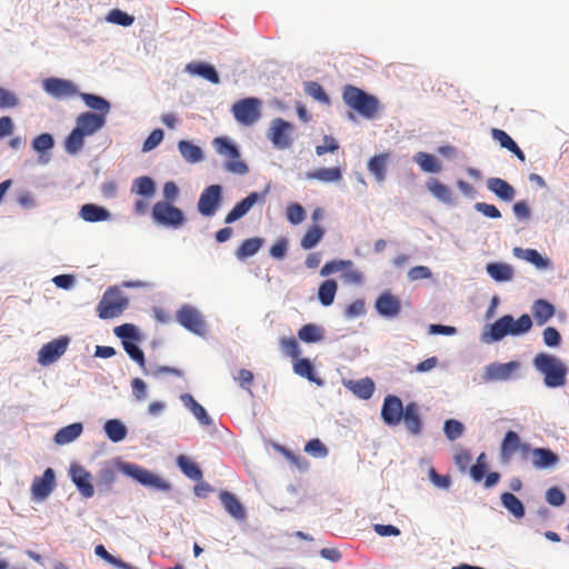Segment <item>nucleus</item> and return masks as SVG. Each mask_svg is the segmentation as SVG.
I'll return each instance as SVG.
<instances>
[{
    "instance_id": "1",
    "label": "nucleus",
    "mask_w": 569,
    "mask_h": 569,
    "mask_svg": "<svg viewBox=\"0 0 569 569\" xmlns=\"http://www.w3.org/2000/svg\"><path fill=\"white\" fill-rule=\"evenodd\" d=\"M533 367L543 376L545 385L549 388L562 387L567 382V367L557 357L539 352L533 358Z\"/></svg>"
},
{
    "instance_id": "2",
    "label": "nucleus",
    "mask_w": 569,
    "mask_h": 569,
    "mask_svg": "<svg viewBox=\"0 0 569 569\" xmlns=\"http://www.w3.org/2000/svg\"><path fill=\"white\" fill-rule=\"evenodd\" d=\"M532 328V319L529 315L525 313L517 320L506 315L500 317L489 327V341H500L506 336H521L529 332Z\"/></svg>"
},
{
    "instance_id": "3",
    "label": "nucleus",
    "mask_w": 569,
    "mask_h": 569,
    "mask_svg": "<svg viewBox=\"0 0 569 569\" xmlns=\"http://www.w3.org/2000/svg\"><path fill=\"white\" fill-rule=\"evenodd\" d=\"M342 99L349 108L363 118L371 119L378 112L379 101L355 86L348 84L343 88Z\"/></svg>"
},
{
    "instance_id": "4",
    "label": "nucleus",
    "mask_w": 569,
    "mask_h": 569,
    "mask_svg": "<svg viewBox=\"0 0 569 569\" xmlns=\"http://www.w3.org/2000/svg\"><path fill=\"white\" fill-rule=\"evenodd\" d=\"M129 301L118 287L108 288L97 306V312L100 319H113L123 313L128 308Z\"/></svg>"
},
{
    "instance_id": "5",
    "label": "nucleus",
    "mask_w": 569,
    "mask_h": 569,
    "mask_svg": "<svg viewBox=\"0 0 569 569\" xmlns=\"http://www.w3.org/2000/svg\"><path fill=\"white\" fill-rule=\"evenodd\" d=\"M402 422L411 435H419L422 430V419L419 413V406L410 402L403 407L402 400L393 396V425Z\"/></svg>"
},
{
    "instance_id": "6",
    "label": "nucleus",
    "mask_w": 569,
    "mask_h": 569,
    "mask_svg": "<svg viewBox=\"0 0 569 569\" xmlns=\"http://www.w3.org/2000/svg\"><path fill=\"white\" fill-rule=\"evenodd\" d=\"M151 214L154 223L167 228L178 229L186 222L183 211L168 201L156 202Z\"/></svg>"
},
{
    "instance_id": "7",
    "label": "nucleus",
    "mask_w": 569,
    "mask_h": 569,
    "mask_svg": "<svg viewBox=\"0 0 569 569\" xmlns=\"http://www.w3.org/2000/svg\"><path fill=\"white\" fill-rule=\"evenodd\" d=\"M213 147L216 151L227 159L224 164L226 170L236 174H246L248 172V166L240 160V153L234 144L229 142L223 137H218L213 140Z\"/></svg>"
},
{
    "instance_id": "8",
    "label": "nucleus",
    "mask_w": 569,
    "mask_h": 569,
    "mask_svg": "<svg viewBox=\"0 0 569 569\" xmlns=\"http://www.w3.org/2000/svg\"><path fill=\"white\" fill-rule=\"evenodd\" d=\"M121 469L126 475H128L129 477H131L132 479H134L136 481L141 483L142 486L153 487L156 489L163 490V491L170 489V485L168 482H166L163 479H161L157 475L150 472L149 470H147L138 465L123 463L121 466Z\"/></svg>"
},
{
    "instance_id": "9",
    "label": "nucleus",
    "mask_w": 569,
    "mask_h": 569,
    "mask_svg": "<svg viewBox=\"0 0 569 569\" xmlns=\"http://www.w3.org/2000/svg\"><path fill=\"white\" fill-rule=\"evenodd\" d=\"M516 452H520L522 459H527L530 446L521 440L516 431L506 432L500 445V457L502 462H509Z\"/></svg>"
},
{
    "instance_id": "10",
    "label": "nucleus",
    "mask_w": 569,
    "mask_h": 569,
    "mask_svg": "<svg viewBox=\"0 0 569 569\" xmlns=\"http://www.w3.org/2000/svg\"><path fill=\"white\" fill-rule=\"evenodd\" d=\"M222 201V187L210 184L203 189L198 200V211L203 217H212L220 208Z\"/></svg>"
},
{
    "instance_id": "11",
    "label": "nucleus",
    "mask_w": 569,
    "mask_h": 569,
    "mask_svg": "<svg viewBox=\"0 0 569 569\" xmlns=\"http://www.w3.org/2000/svg\"><path fill=\"white\" fill-rule=\"evenodd\" d=\"M260 101L257 98H246L232 106L236 120L244 126L253 124L260 118Z\"/></svg>"
},
{
    "instance_id": "12",
    "label": "nucleus",
    "mask_w": 569,
    "mask_h": 569,
    "mask_svg": "<svg viewBox=\"0 0 569 569\" xmlns=\"http://www.w3.org/2000/svg\"><path fill=\"white\" fill-rule=\"evenodd\" d=\"M177 321L190 332L203 336L206 333V322L199 310L190 305H183L177 312Z\"/></svg>"
},
{
    "instance_id": "13",
    "label": "nucleus",
    "mask_w": 569,
    "mask_h": 569,
    "mask_svg": "<svg viewBox=\"0 0 569 569\" xmlns=\"http://www.w3.org/2000/svg\"><path fill=\"white\" fill-rule=\"evenodd\" d=\"M69 341L68 337H60L43 345L38 352V362L42 366L56 362L66 352Z\"/></svg>"
},
{
    "instance_id": "14",
    "label": "nucleus",
    "mask_w": 569,
    "mask_h": 569,
    "mask_svg": "<svg viewBox=\"0 0 569 569\" xmlns=\"http://www.w3.org/2000/svg\"><path fill=\"white\" fill-rule=\"evenodd\" d=\"M520 368V362L509 361L506 363L493 362L486 367L483 380L491 381H507L510 380Z\"/></svg>"
},
{
    "instance_id": "15",
    "label": "nucleus",
    "mask_w": 569,
    "mask_h": 569,
    "mask_svg": "<svg viewBox=\"0 0 569 569\" xmlns=\"http://www.w3.org/2000/svg\"><path fill=\"white\" fill-rule=\"evenodd\" d=\"M43 90L56 99L69 98L78 94L77 87L70 80L61 78H47L42 81Z\"/></svg>"
},
{
    "instance_id": "16",
    "label": "nucleus",
    "mask_w": 569,
    "mask_h": 569,
    "mask_svg": "<svg viewBox=\"0 0 569 569\" xmlns=\"http://www.w3.org/2000/svg\"><path fill=\"white\" fill-rule=\"evenodd\" d=\"M56 487V476L51 468L44 470L41 477H36L32 486L31 493L37 500L46 499Z\"/></svg>"
},
{
    "instance_id": "17",
    "label": "nucleus",
    "mask_w": 569,
    "mask_h": 569,
    "mask_svg": "<svg viewBox=\"0 0 569 569\" xmlns=\"http://www.w3.org/2000/svg\"><path fill=\"white\" fill-rule=\"evenodd\" d=\"M292 129L291 123L288 121L277 118L271 122L269 138L272 143L278 148L289 147L291 140L289 133Z\"/></svg>"
},
{
    "instance_id": "18",
    "label": "nucleus",
    "mask_w": 569,
    "mask_h": 569,
    "mask_svg": "<svg viewBox=\"0 0 569 569\" xmlns=\"http://www.w3.org/2000/svg\"><path fill=\"white\" fill-rule=\"evenodd\" d=\"M106 124L104 116L93 112H83L78 116L76 127L87 137L92 136Z\"/></svg>"
},
{
    "instance_id": "19",
    "label": "nucleus",
    "mask_w": 569,
    "mask_h": 569,
    "mask_svg": "<svg viewBox=\"0 0 569 569\" xmlns=\"http://www.w3.org/2000/svg\"><path fill=\"white\" fill-rule=\"evenodd\" d=\"M529 457L532 466L537 469L555 467L559 461L558 455L548 448H530Z\"/></svg>"
},
{
    "instance_id": "20",
    "label": "nucleus",
    "mask_w": 569,
    "mask_h": 569,
    "mask_svg": "<svg viewBox=\"0 0 569 569\" xmlns=\"http://www.w3.org/2000/svg\"><path fill=\"white\" fill-rule=\"evenodd\" d=\"M71 478L78 490L84 498H91L94 493L93 486L90 482L91 475L81 466L71 467Z\"/></svg>"
},
{
    "instance_id": "21",
    "label": "nucleus",
    "mask_w": 569,
    "mask_h": 569,
    "mask_svg": "<svg viewBox=\"0 0 569 569\" xmlns=\"http://www.w3.org/2000/svg\"><path fill=\"white\" fill-rule=\"evenodd\" d=\"M260 198L261 197L258 192H251L248 194L244 199L238 202L232 208V210L228 212L224 218V222L229 224L241 219L251 210V208L260 200Z\"/></svg>"
},
{
    "instance_id": "22",
    "label": "nucleus",
    "mask_w": 569,
    "mask_h": 569,
    "mask_svg": "<svg viewBox=\"0 0 569 569\" xmlns=\"http://www.w3.org/2000/svg\"><path fill=\"white\" fill-rule=\"evenodd\" d=\"M342 385L351 391L357 398L367 400L375 391V383L370 378L359 380L343 379Z\"/></svg>"
},
{
    "instance_id": "23",
    "label": "nucleus",
    "mask_w": 569,
    "mask_h": 569,
    "mask_svg": "<svg viewBox=\"0 0 569 569\" xmlns=\"http://www.w3.org/2000/svg\"><path fill=\"white\" fill-rule=\"evenodd\" d=\"M219 499L226 509V511L233 517L236 520H244L246 519V510L242 503L238 500V498L229 492V491H221L219 493Z\"/></svg>"
},
{
    "instance_id": "24",
    "label": "nucleus",
    "mask_w": 569,
    "mask_h": 569,
    "mask_svg": "<svg viewBox=\"0 0 569 569\" xmlns=\"http://www.w3.org/2000/svg\"><path fill=\"white\" fill-rule=\"evenodd\" d=\"M308 180H317L323 183L338 182L342 179V170L339 167L318 168L306 173Z\"/></svg>"
},
{
    "instance_id": "25",
    "label": "nucleus",
    "mask_w": 569,
    "mask_h": 569,
    "mask_svg": "<svg viewBox=\"0 0 569 569\" xmlns=\"http://www.w3.org/2000/svg\"><path fill=\"white\" fill-rule=\"evenodd\" d=\"M487 188L505 201H511L516 194L513 187L501 178H489Z\"/></svg>"
},
{
    "instance_id": "26",
    "label": "nucleus",
    "mask_w": 569,
    "mask_h": 569,
    "mask_svg": "<svg viewBox=\"0 0 569 569\" xmlns=\"http://www.w3.org/2000/svg\"><path fill=\"white\" fill-rule=\"evenodd\" d=\"M532 316L538 326L547 323L556 312L553 305L543 299H538L531 307Z\"/></svg>"
},
{
    "instance_id": "27",
    "label": "nucleus",
    "mask_w": 569,
    "mask_h": 569,
    "mask_svg": "<svg viewBox=\"0 0 569 569\" xmlns=\"http://www.w3.org/2000/svg\"><path fill=\"white\" fill-rule=\"evenodd\" d=\"M388 159V153H380L370 158L368 162V170L378 182H382L386 179Z\"/></svg>"
},
{
    "instance_id": "28",
    "label": "nucleus",
    "mask_w": 569,
    "mask_h": 569,
    "mask_svg": "<svg viewBox=\"0 0 569 569\" xmlns=\"http://www.w3.org/2000/svg\"><path fill=\"white\" fill-rule=\"evenodd\" d=\"M80 217L88 222H98L108 220L110 212L103 207L87 203L81 207Z\"/></svg>"
},
{
    "instance_id": "29",
    "label": "nucleus",
    "mask_w": 569,
    "mask_h": 569,
    "mask_svg": "<svg viewBox=\"0 0 569 569\" xmlns=\"http://www.w3.org/2000/svg\"><path fill=\"white\" fill-rule=\"evenodd\" d=\"M131 192L151 199L156 193V183L148 176L138 177L132 182Z\"/></svg>"
},
{
    "instance_id": "30",
    "label": "nucleus",
    "mask_w": 569,
    "mask_h": 569,
    "mask_svg": "<svg viewBox=\"0 0 569 569\" xmlns=\"http://www.w3.org/2000/svg\"><path fill=\"white\" fill-rule=\"evenodd\" d=\"M83 427L80 422L68 425L54 435V441L58 445H67L76 440L82 433Z\"/></svg>"
},
{
    "instance_id": "31",
    "label": "nucleus",
    "mask_w": 569,
    "mask_h": 569,
    "mask_svg": "<svg viewBox=\"0 0 569 569\" xmlns=\"http://www.w3.org/2000/svg\"><path fill=\"white\" fill-rule=\"evenodd\" d=\"M293 371L296 375L306 378L309 381L317 383L318 386L322 385V380L316 376L313 366L309 359L297 358L293 363Z\"/></svg>"
},
{
    "instance_id": "32",
    "label": "nucleus",
    "mask_w": 569,
    "mask_h": 569,
    "mask_svg": "<svg viewBox=\"0 0 569 569\" xmlns=\"http://www.w3.org/2000/svg\"><path fill=\"white\" fill-rule=\"evenodd\" d=\"M181 400L183 401L184 406L190 409V411L193 413V416L199 420L201 425H211L212 420L207 413L206 409L199 402H197L191 395H183L181 397Z\"/></svg>"
},
{
    "instance_id": "33",
    "label": "nucleus",
    "mask_w": 569,
    "mask_h": 569,
    "mask_svg": "<svg viewBox=\"0 0 569 569\" xmlns=\"http://www.w3.org/2000/svg\"><path fill=\"white\" fill-rule=\"evenodd\" d=\"M513 254L517 258L523 259L539 269H545L549 266V260L543 258L536 249H521L515 248Z\"/></svg>"
},
{
    "instance_id": "34",
    "label": "nucleus",
    "mask_w": 569,
    "mask_h": 569,
    "mask_svg": "<svg viewBox=\"0 0 569 569\" xmlns=\"http://www.w3.org/2000/svg\"><path fill=\"white\" fill-rule=\"evenodd\" d=\"M79 97L83 100V102L86 103V106L88 108L100 111L101 112L100 116L106 117L109 113L110 103L104 98H102L100 96L92 94V93H84V92H80Z\"/></svg>"
},
{
    "instance_id": "35",
    "label": "nucleus",
    "mask_w": 569,
    "mask_h": 569,
    "mask_svg": "<svg viewBox=\"0 0 569 569\" xmlns=\"http://www.w3.org/2000/svg\"><path fill=\"white\" fill-rule=\"evenodd\" d=\"M502 506L516 518L525 516V507L519 498L511 492H503L500 497Z\"/></svg>"
},
{
    "instance_id": "36",
    "label": "nucleus",
    "mask_w": 569,
    "mask_h": 569,
    "mask_svg": "<svg viewBox=\"0 0 569 569\" xmlns=\"http://www.w3.org/2000/svg\"><path fill=\"white\" fill-rule=\"evenodd\" d=\"M178 150L182 158L190 163L199 162L203 158L201 149L186 140H180L178 142Z\"/></svg>"
},
{
    "instance_id": "37",
    "label": "nucleus",
    "mask_w": 569,
    "mask_h": 569,
    "mask_svg": "<svg viewBox=\"0 0 569 569\" xmlns=\"http://www.w3.org/2000/svg\"><path fill=\"white\" fill-rule=\"evenodd\" d=\"M263 240L261 238H249L242 241L239 248L236 250V257L239 260H244L249 257L254 256L261 248Z\"/></svg>"
},
{
    "instance_id": "38",
    "label": "nucleus",
    "mask_w": 569,
    "mask_h": 569,
    "mask_svg": "<svg viewBox=\"0 0 569 569\" xmlns=\"http://www.w3.org/2000/svg\"><path fill=\"white\" fill-rule=\"evenodd\" d=\"M338 290L336 280L328 279L323 281L318 289V298L322 306L328 307L333 303Z\"/></svg>"
},
{
    "instance_id": "39",
    "label": "nucleus",
    "mask_w": 569,
    "mask_h": 569,
    "mask_svg": "<svg viewBox=\"0 0 569 569\" xmlns=\"http://www.w3.org/2000/svg\"><path fill=\"white\" fill-rule=\"evenodd\" d=\"M103 429L112 442H119L123 440L128 433L126 426L118 419L108 420L104 423Z\"/></svg>"
},
{
    "instance_id": "40",
    "label": "nucleus",
    "mask_w": 569,
    "mask_h": 569,
    "mask_svg": "<svg viewBox=\"0 0 569 569\" xmlns=\"http://www.w3.org/2000/svg\"><path fill=\"white\" fill-rule=\"evenodd\" d=\"M486 269L488 274L499 282L509 281L513 276L512 268L507 263H488Z\"/></svg>"
},
{
    "instance_id": "41",
    "label": "nucleus",
    "mask_w": 569,
    "mask_h": 569,
    "mask_svg": "<svg viewBox=\"0 0 569 569\" xmlns=\"http://www.w3.org/2000/svg\"><path fill=\"white\" fill-rule=\"evenodd\" d=\"M427 188L438 200L445 203H452L451 190L438 179L430 178L427 181Z\"/></svg>"
},
{
    "instance_id": "42",
    "label": "nucleus",
    "mask_w": 569,
    "mask_h": 569,
    "mask_svg": "<svg viewBox=\"0 0 569 569\" xmlns=\"http://www.w3.org/2000/svg\"><path fill=\"white\" fill-rule=\"evenodd\" d=\"M298 337L307 343L318 342L323 338V329L315 323H308L299 329Z\"/></svg>"
},
{
    "instance_id": "43",
    "label": "nucleus",
    "mask_w": 569,
    "mask_h": 569,
    "mask_svg": "<svg viewBox=\"0 0 569 569\" xmlns=\"http://www.w3.org/2000/svg\"><path fill=\"white\" fill-rule=\"evenodd\" d=\"M187 69L197 74V76H200L204 79H207L208 81H210L211 83H219L220 82V78H219V74L218 72L216 71V69L210 66V64H207V63H194V64H188Z\"/></svg>"
},
{
    "instance_id": "44",
    "label": "nucleus",
    "mask_w": 569,
    "mask_h": 569,
    "mask_svg": "<svg viewBox=\"0 0 569 569\" xmlns=\"http://www.w3.org/2000/svg\"><path fill=\"white\" fill-rule=\"evenodd\" d=\"M84 134L74 127L64 141V149L68 153H78L84 144Z\"/></svg>"
},
{
    "instance_id": "45",
    "label": "nucleus",
    "mask_w": 569,
    "mask_h": 569,
    "mask_svg": "<svg viewBox=\"0 0 569 569\" xmlns=\"http://www.w3.org/2000/svg\"><path fill=\"white\" fill-rule=\"evenodd\" d=\"M415 161L420 166L425 172L437 173L441 170L439 160L429 153L418 152L415 156Z\"/></svg>"
},
{
    "instance_id": "46",
    "label": "nucleus",
    "mask_w": 569,
    "mask_h": 569,
    "mask_svg": "<svg viewBox=\"0 0 569 569\" xmlns=\"http://www.w3.org/2000/svg\"><path fill=\"white\" fill-rule=\"evenodd\" d=\"M323 234H325V229L318 224H315L307 230V232L305 233V236L302 237V239L300 241V246L303 249L309 250V249L316 247L320 242Z\"/></svg>"
},
{
    "instance_id": "47",
    "label": "nucleus",
    "mask_w": 569,
    "mask_h": 569,
    "mask_svg": "<svg viewBox=\"0 0 569 569\" xmlns=\"http://www.w3.org/2000/svg\"><path fill=\"white\" fill-rule=\"evenodd\" d=\"M178 466L181 471L190 479L199 481L202 478L201 469L189 458L184 456L178 457Z\"/></svg>"
},
{
    "instance_id": "48",
    "label": "nucleus",
    "mask_w": 569,
    "mask_h": 569,
    "mask_svg": "<svg viewBox=\"0 0 569 569\" xmlns=\"http://www.w3.org/2000/svg\"><path fill=\"white\" fill-rule=\"evenodd\" d=\"M122 346L130 358L139 365L143 373L148 375L143 351L131 341H122Z\"/></svg>"
},
{
    "instance_id": "49",
    "label": "nucleus",
    "mask_w": 569,
    "mask_h": 569,
    "mask_svg": "<svg viewBox=\"0 0 569 569\" xmlns=\"http://www.w3.org/2000/svg\"><path fill=\"white\" fill-rule=\"evenodd\" d=\"M94 553L98 557H100L101 559H103L106 562H108L119 569H137V568L132 567L131 565H129V563L122 561L121 559L116 558L114 556L109 553L103 545L96 546Z\"/></svg>"
},
{
    "instance_id": "50",
    "label": "nucleus",
    "mask_w": 569,
    "mask_h": 569,
    "mask_svg": "<svg viewBox=\"0 0 569 569\" xmlns=\"http://www.w3.org/2000/svg\"><path fill=\"white\" fill-rule=\"evenodd\" d=\"M305 91L315 100L323 104H330V99L320 83L316 81H308L305 83Z\"/></svg>"
},
{
    "instance_id": "51",
    "label": "nucleus",
    "mask_w": 569,
    "mask_h": 569,
    "mask_svg": "<svg viewBox=\"0 0 569 569\" xmlns=\"http://www.w3.org/2000/svg\"><path fill=\"white\" fill-rule=\"evenodd\" d=\"M353 263L351 260H332L328 261L323 264V267L320 269V276L327 277L331 273L347 270V268L352 267Z\"/></svg>"
},
{
    "instance_id": "52",
    "label": "nucleus",
    "mask_w": 569,
    "mask_h": 569,
    "mask_svg": "<svg viewBox=\"0 0 569 569\" xmlns=\"http://www.w3.org/2000/svg\"><path fill=\"white\" fill-rule=\"evenodd\" d=\"M463 431H465V426L460 421H458L456 419L446 420L445 426H443V432L449 440L452 441V440L460 438L462 436Z\"/></svg>"
},
{
    "instance_id": "53",
    "label": "nucleus",
    "mask_w": 569,
    "mask_h": 569,
    "mask_svg": "<svg viewBox=\"0 0 569 569\" xmlns=\"http://www.w3.org/2000/svg\"><path fill=\"white\" fill-rule=\"evenodd\" d=\"M287 219L292 224H299L306 219V210L299 203H291L287 208Z\"/></svg>"
},
{
    "instance_id": "54",
    "label": "nucleus",
    "mask_w": 569,
    "mask_h": 569,
    "mask_svg": "<svg viewBox=\"0 0 569 569\" xmlns=\"http://www.w3.org/2000/svg\"><path fill=\"white\" fill-rule=\"evenodd\" d=\"M54 140L50 133H41L32 141V147L38 152H44L53 148Z\"/></svg>"
},
{
    "instance_id": "55",
    "label": "nucleus",
    "mask_w": 569,
    "mask_h": 569,
    "mask_svg": "<svg viewBox=\"0 0 569 569\" xmlns=\"http://www.w3.org/2000/svg\"><path fill=\"white\" fill-rule=\"evenodd\" d=\"M305 451L318 458H323L328 455L327 447L319 439L309 440L305 446Z\"/></svg>"
},
{
    "instance_id": "56",
    "label": "nucleus",
    "mask_w": 569,
    "mask_h": 569,
    "mask_svg": "<svg viewBox=\"0 0 569 569\" xmlns=\"http://www.w3.org/2000/svg\"><path fill=\"white\" fill-rule=\"evenodd\" d=\"M108 20L112 23L129 27L133 23V17L119 9H113L108 14Z\"/></svg>"
},
{
    "instance_id": "57",
    "label": "nucleus",
    "mask_w": 569,
    "mask_h": 569,
    "mask_svg": "<svg viewBox=\"0 0 569 569\" xmlns=\"http://www.w3.org/2000/svg\"><path fill=\"white\" fill-rule=\"evenodd\" d=\"M280 347H281L282 352L291 358L297 359L300 355L299 345L293 337L282 338L280 340Z\"/></svg>"
},
{
    "instance_id": "58",
    "label": "nucleus",
    "mask_w": 569,
    "mask_h": 569,
    "mask_svg": "<svg viewBox=\"0 0 569 569\" xmlns=\"http://www.w3.org/2000/svg\"><path fill=\"white\" fill-rule=\"evenodd\" d=\"M19 103V98L12 91L0 87V109L16 108Z\"/></svg>"
},
{
    "instance_id": "59",
    "label": "nucleus",
    "mask_w": 569,
    "mask_h": 569,
    "mask_svg": "<svg viewBox=\"0 0 569 569\" xmlns=\"http://www.w3.org/2000/svg\"><path fill=\"white\" fill-rule=\"evenodd\" d=\"M542 339L546 346L556 348L561 342V336L555 327H547L542 332Z\"/></svg>"
},
{
    "instance_id": "60",
    "label": "nucleus",
    "mask_w": 569,
    "mask_h": 569,
    "mask_svg": "<svg viewBox=\"0 0 569 569\" xmlns=\"http://www.w3.org/2000/svg\"><path fill=\"white\" fill-rule=\"evenodd\" d=\"M163 140V131L161 129H154L148 138L144 140L142 151L148 152L158 147Z\"/></svg>"
},
{
    "instance_id": "61",
    "label": "nucleus",
    "mask_w": 569,
    "mask_h": 569,
    "mask_svg": "<svg viewBox=\"0 0 569 569\" xmlns=\"http://www.w3.org/2000/svg\"><path fill=\"white\" fill-rule=\"evenodd\" d=\"M546 500L553 507H560L565 503L566 496L558 487H551L546 492Z\"/></svg>"
},
{
    "instance_id": "62",
    "label": "nucleus",
    "mask_w": 569,
    "mask_h": 569,
    "mask_svg": "<svg viewBox=\"0 0 569 569\" xmlns=\"http://www.w3.org/2000/svg\"><path fill=\"white\" fill-rule=\"evenodd\" d=\"M376 309L382 316L391 315V292H383L376 301Z\"/></svg>"
},
{
    "instance_id": "63",
    "label": "nucleus",
    "mask_w": 569,
    "mask_h": 569,
    "mask_svg": "<svg viewBox=\"0 0 569 569\" xmlns=\"http://www.w3.org/2000/svg\"><path fill=\"white\" fill-rule=\"evenodd\" d=\"M491 136L492 138L499 142V144L502 147V148H506L508 150H510L515 144L516 142L513 141V139L503 130L501 129H497V128H493L491 130Z\"/></svg>"
},
{
    "instance_id": "64",
    "label": "nucleus",
    "mask_w": 569,
    "mask_h": 569,
    "mask_svg": "<svg viewBox=\"0 0 569 569\" xmlns=\"http://www.w3.org/2000/svg\"><path fill=\"white\" fill-rule=\"evenodd\" d=\"M339 149L338 141L332 136H325L323 143L316 147V153L323 156L327 152H335Z\"/></svg>"
}]
</instances>
